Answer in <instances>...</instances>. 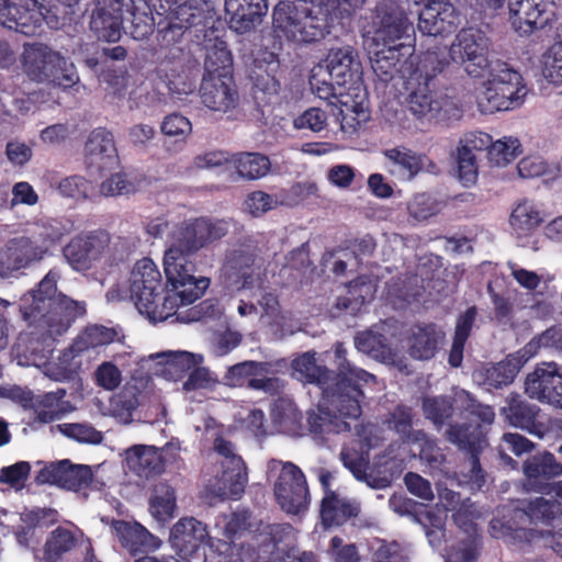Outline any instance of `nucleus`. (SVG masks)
Here are the masks:
<instances>
[{"mask_svg": "<svg viewBox=\"0 0 562 562\" xmlns=\"http://www.w3.org/2000/svg\"><path fill=\"white\" fill-rule=\"evenodd\" d=\"M227 233L226 221L207 216L184 220L175 225L164 255L166 290L161 285V274L151 259L137 261L132 271L131 296L139 313L151 319H164L177 297L182 303L199 300L210 286L211 280L195 276L196 266L191 257Z\"/></svg>", "mask_w": 562, "mask_h": 562, "instance_id": "1", "label": "nucleus"}, {"mask_svg": "<svg viewBox=\"0 0 562 562\" xmlns=\"http://www.w3.org/2000/svg\"><path fill=\"white\" fill-rule=\"evenodd\" d=\"M58 269H50L36 290L20 300L22 318L30 325L45 328L50 335L65 333L72 322L86 314V303L70 299L57 290Z\"/></svg>", "mask_w": 562, "mask_h": 562, "instance_id": "2", "label": "nucleus"}, {"mask_svg": "<svg viewBox=\"0 0 562 562\" xmlns=\"http://www.w3.org/2000/svg\"><path fill=\"white\" fill-rule=\"evenodd\" d=\"M424 55L420 53L416 68L406 81L407 109L418 120L431 119L440 112L447 113L453 105L448 94L449 77L435 64L424 67Z\"/></svg>", "mask_w": 562, "mask_h": 562, "instance_id": "3", "label": "nucleus"}, {"mask_svg": "<svg viewBox=\"0 0 562 562\" xmlns=\"http://www.w3.org/2000/svg\"><path fill=\"white\" fill-rule=\"evenodd\" d=\"M272 23L289 41L311 44L329 34L331 16L327 8L313 2L280 1L273 9Z\"/></svg>", "mask_w": 562, "mask_h": 562, "instance_id": "4", "label": "nucleus"}, {"mask_svg": "<svg viewBox=\"0 0 562 562\" xmlns=\"http://www.w3.org/2000/svg\"><path fill=\"white\" fill-rule=\"evenodd\" d=\"M487 45L488 38L480 29H462L449 47L436 44L423 52L426 64L424 67L435 64L447 76L453 68V64L462 65L465 61H473L474 65L483 67L486 63Z\"/></svg>", "mask_w": 562, "mask_h": 562, "instance_id": "5", "label": "nucleus"}, {"mask_svg": "<svg viewBox=\"0 0 562 562\" xmlns=\"http://www.w3.org/2000/svg\"><path fill=\"white\" fill-rule=\"evenodd\" d=\"M363 380L356 376H334L322 390L323 406L333 413L335 418L358 419L362 414L361 401L364 394L361 390Z\"/></svg>", "mask_w": 562, "mask_h": 562, "instance_id": "6", "label": "nucleus"}, {"mask_svg": "<svg viewBox=\"0 0 562 562\" xmlns=\"http://www.w3.org/2000/svg\"><path fill=\"white\" fill-rule=\"evenodd\" d=\"M110 244L111 235L105 229L82 232L66 244L63 256L72 270L86 272L102 259Z\"/></svg>", "mask_w": 562, "mask_h": 562, "instance_id": "7", "label": "nucleus"}, {"mask_svg": "<svg viewBox=\"0 0 562 562\" xmlns=\"http://www.w3.org/2000/svg\"><path fill=\"white\" fill-rule=\"evenodd\" d=\"M276 501L283 512L299 515L307 510L311 497L303 471L293 462H285L273 485Z\"/></svg>", "mask_w": 562, "mask_h": 562, "instance_id": "8", "label": "nucleus"}, {"mask_svg": "<svg viewBox=\"0 0 562 562\" xmlns=\"http://www.w3.org/2000/svg\"><path fill=\"white\" fill-rule=\"evenodd\" d=\"M45 7H37L36 0H0V24L25 36L41 32L44 21L54 25L52 16L43 12ZM58 21L55 19V24Z\"/></svg>", "mask_w": 562, "mask_h": 562, "instance_id": "9", "label": "nucleus"}, {"mask_svg": "<svg viewBox=\"0 0 562 562\" xmlns=\"http://www.w3.org/2000/svg\"><path fill=\"white\" fill-rule=\"evenodd\" d=\"M48 251L29 236L8 239L0 248V279L16 277L18 272L40 262Z\"/></svg>", "mask_w": 562, "mask_h": 562, "instance_id": "10", "label": "nucleus"}, {"mask_svg": "<svg viewBox=\"0 0 562 562\" xmlns=\"http://www.w3.org/2000/svg\"><path fill=\"white\" fill-rule=\"evenodd\" d=\"M215 450L226 458L221 479L217 481L216 496L224 499H239L248 483V472L245 461L233 452L229 441L221 439L215 442Z\"/></svg>", "mask_w": 562, "mask_h": 562, "instance_id": "11", "label": "nucleus"}, {"mask_svg": "<svg viewBox=\"0 0 562 562\" xmlns=\"http://www.w3.org/2000/svg\"><path fill=\"white\" fill-rule=\"evenodd\" d=\"M132 7V0H97L90 18V30L99 41L119 42L124 29V10Z\"/></svg>", "mask_w": 562, "mask_h": 562, "instance_id": "12", "label": "nucleus"}, {"mask_svg": "<svg viewBox=\"0 0 562 562\" xmlns=\"http://www.w3.org/2000/svg\"><path fill=\"white\" fill-rule=\"evenodd\" d=\"M92 480L93 473L89 465L72 464L69 460L44 467L35 477L38 484L56 485L74 492L89 487Z\"/></svg>", "mask_w": 562, "mask_h": 562, "instance_id": "13", "label": "nucleus"}, {"mask_svg": "<svg viewBox=\"0 0 562 562\" xmlns=\"http://www.w3.org/2000/svg\"><path fill=\"white\" fill-rule=\"evenodd\" d=\"M504 422L512 427L519 428L539 438L546 432V425L540 420L541 409L538 405L529 403L520 394L512 392L499 409Z\"/></svg>", "mask_w": 562, "mask_h": 562, "instance_id": "14", "label": "nucleus"}, {"mask_svg": "<svg viewBox=\"0 0 562 562\" xmlns=\"http://www.w3.org/2000/svg\"><path fill=\"white\" fill-rule=\"evenodd\" d=\"M446 439L469 457L470 471L473 477L477 479L483 475L480 457L487 445V440L480 424H449V428L446 430Z\"/></svg>", "mask_w": 562, "mask_h": 562, "instance_id": "15", "label": "nucleus"}, {"mask_svg": "<svg viewBox=\"0 0 562 562\" xmlns=\"http://www.w3.org/2000/svg\"><path fill=\"white\" fill-rule=\"evenodd\" d=\"M512 26L519 35L544 29L552 19L543 0H507Z\"/></svg>", "mask_w": 562, "mask_h": 562, "instance_id": "16", "label": "nucleus"}, {"mask_svg": "<svg viewBox=\"0 0 562 562\" xmlns=\"http://www.w3.org/2000/svg\"><path fill=\"white\" fill-rule=\"evenodd\" d=\"M376 27L374 31V41L382 43L383 47L397 46L398 41L405 38L409 41V32L413 24L408 21L405 12L398 7H384L378 9Z\"/></svg>", "mask_w": 562, "mask_h": 562, "instance_id": "17", "label": "nucleus"}, {"mask_svg": "<svg viewBox=\"0 0 562 562\" xmlns=\"http://www.w3.org/2000/svg\"><path fill=\"white\" fill-rule=\"evenodd\" d=\"M200 97L206 108L220 112H227L236 108L239 100L234 77L226 79L211 75H203Z\"/></svg>", "mask_w": 562, "mask_h": 562, "instance_id": "18", "label": "nucleus"}, {"mask_svg": "<svg viewBox=\"0 0 562 562\" xmlns=\"http://www.w3.org/2000/svg\"><path fill=\"white\" fill-rule=\"evenodd\" d=\"M117 160L113 134L104 127L94 128L85 145V162L88 169L103 172Z\"/></svg>", "mask_w": 562, "mask_h": 562, "instance_id": "19", "label": "nucleus"}, {"mask_svg": "<svg viewBox=\"0 0 562 562\" xmlns=\"http://www.w3.org/2000/svg\"><path fill=\"white\" fill-rule=\"evenodd\" d=\"M559 460L549 451L528 457L522 465L524 473L535 490L544 492L548 487L546 481L562 475V445L557 449Z\"/></svg>", "mask_w": 562, "mask_h": 562, "instance_id": "20", "label": "nucleus"}, {"mask_svg": "<svg viewBox=\"0 0 562 562\" xmlns=\"http://www.w3.org/2000/svg\"><path fill=\"white\" fill-rule=\"evenodd\" d=\"M111 528L119 538L122 547L132 554L155 551L161 544L158 537L154 536L135 520L114 519Z\"/></svg>", "mask_w": 562, "mask_h": 562, "instance_id": "21", "label": "nucleus"}, {"mask_svg": "<svg viewBox=\"0 0 562 562\" xmlns=\"http://www.w3.org/2000/svg\"><path fill=\"white\" fill-rule=\"evenodd\" d=\"M169 446L158 449L154 446L135 445L126 450V463L132 472L140 477H150L165 471V453Z\"/></svg>", "mask_w": 562, "mask_h": 562, "instance_id": "22", "label": "nucleus"}, {"mask_svg": "<svg viewBox=\"0 0 562 562\" xmlns=\"http://www.w3.org/2000/svg\"><path fill=\"white\" fill-rule=\"evenodd\" d=\"M61 61V55L44 44H26L22 55L24 72L37 82H45L55 66Z\"/></svg>", "mask_w": 562, "mask_h": 562, "instance_id": "23", "label": "nucleus"}, {"mask_svg": "<svg viewBox=\"0 0 562 562\" xmlns=\"http://www.w3.org/2000/svg\"><path fill=\"white\" fill-rule=\"evenodd\" d=\"M325 71L338 87L352 82L359 76L360 61L351 46L331 48L325 58Z\"/></svg>", "mask_w": 562, "mask_h": 562, "instance_id": "24", "label": "nucleus"}, {"mask_svg": "<svg viewBox=\"0 0 562 562\" xmlns=\"http://www.w3.org/2000/svg\"><path fill=\"white\" fill-rule=\"evenodd\" d=\"M525 95V86L486 85L485 90L477 97V105L483 113L508 111L519 106Z\"/></svg>", "mask_w": 562, "mask_h": 562, "instance_id": "25", "label": "nucleus"}, {"mask_svg": "<svg viewBox=\"0 0 562 562\" xmlns=\"http://www.w3.org/2000/svg\"><path fill=\"white\" fill-rule=\"evenodd\" d=\"M229 25L237 33H246L261 21L268 11V0H225Z\"/></svg>", "mask_w": 562, "mask_h": 562, "instance_id": "26", "label": "nucleus"}, {"mask_svg": "<svg viewBox=\"0 0 562 562\" xmlns=\"http://www.w3.org/2000/svg\"><path fill=\"white\" fill-rule=\"evenodd\" d=\"M518 372L519 366L515 359L506 358L497 363L480 367L473 372V378L479 385L492 392L510 385Z\"/></svg>", "mask_w": 562, "mask_h": 562, "instance_id": "27", "label": "nucleus"}, {"mask_svg": "<svg viewBox=\"0 0 562 562\" xmlns=\"http://www.w3.org/2000/svg\"><path fill=\"white\" fill-rule=\"evenodd\" d=\"M203 45L205 49L204 75L226 79L233 77V57L227 43L214 34L205 38Z\"/></svg>", "mask_w": 562, "mask_h": 562, "instance_id": "28", "label": "nucleus"}, {"mask_svg": "<svg viewBox=\"0 0 562 562\" xmlns=\"http://www.w3.org/2000/svg\"><path fill=\"white\" fill-rule=\"evenodd\" d=\"M207 536L206 525L193 517L181 518L170 531L172 544L186 553L199 549Z\"/></svg>", "mask_w": 562, "mask_h": 562, "instance_id": "29", "label": "nucleus"}, {"mask_svg": "<svg viewBox=\"0 0 562 562\" xmlns=\"http://www.w3.org/2000/svg\"><path fill=\"white\" fill-rule=\"evenodd\" d=\"M559 379L557 363L537 367L525 380V393L533 400L551 405V395Z\"/></svg>", "mask_w": 562, "mask_h": 562, "instance_id": "30", "label": "nucleus"}, {"mask_svg": "<svg viewBox=\"0 0 562 562\" xmlns=\"http://www.w3.org/2000/svg\"><path fill=\"white\" fill-rule=\"evenodd\" d=\"M413 53L414 47L411 42H400L397 46L383 47L375 53L372 68L376 76L387 81L393 78V72L397 71L401 64L411 57Z\"/></svg>", "mask_w": 562, "mask_h": 562, "instance_id": "31", "label": "nucleus"}, {"mask_svg": "<svg viewBox=\"0 0 562 562\" xmlns=\"http://www.w3.org/2000/svg\"><path fill=\"white\" fill-rule=\"evenodd\" d=\"M442 338L443 333L436 324L417 325L413 329L411 338V357L418 360L431 359L438 351Z\"/></svg>", "mask_w": 562, "mask_h": 562, "instance_id": "32", "label": "nucleus"}, {"mask_svg": "<svg viewBox=\"0 0 562 562\" xmlns=\"http://www.w3.org/2000/svg\"><path fill=\"white\" fill-rule=\"evenodd\" d=\"M359 514L360 505L357 502L340 498L337 493H329L322 499L321 517L325 526H341Z\"/></svg>", "mask_w": 562, "mask_h": 562, "instance_id": "33", "label": "nucleus"}, {"mask_svg": "<svg viewBox=\"0 0 562 562\" xmlns=\"http://www.w3.org/2000/svg\"><path fill=\"white\" fill-rule=\"evenodd\" d=\"M231 164L239 178L254 181L265 178L271 171L270 158L259 151H239L231 157Z\"/></svg>", "mask_w": 562, "mask_h": 562, "instance_id": "34", "label": "nucleus"}, {"mask_svg": "<svg viewBox=\"0 0 562 562\" xmlns=\"http://www.w3.org/2000/svg\"><path fill=\"white\" fill-rule=\"evenodd\" d=\"M497 525H501V527L504 529L502 536L510 537L519 542L531 544L543 538L544 546L550 547L558 555L562 558V528L558 532H547L544 536L542 532H539L535 529L513 528L508 524H503L502 521L495 519L491 521V527L494 531L496 530Z\"/></svg>", "mask_w": 562, "mask_h": 562, "instance_id": "35", "label": "nucleus"}, {"mask_svg": "<svg viewBox=\"0 0 562 562\" xmlns=\"http://www.w3.org/2000/svg\"><path fill=\"white\" fill-rule=\"evenodd\" d=\"M78 544L76 533L63 526L52 530L43 547V560L45 562H60Z\"/></svg>", "mask_w": 562, "mask_h": 562, "instance_id": "36", "label": "nucleus"}, {"mask_svg": "<svg viewBox=\"0 0 562 562\" xmlns=\"http://www.w3.org/2000/svg\"><path fill=\"white\" fill-rule=\"evenodd\" d=\"M66 394L65 389H57L40 395L34 403L36 420L49 424L60 419L68 412L69 402L65 401Z\"/></svg>", "mask_w": 562, "mask_h": 562, "instance_id": "37", "label": "nucleus"}, {"mask_svg": "<svg viewBox=\"0 0 562 562\" xmlns=\"http://www.w3.org/2000/svg\"><path fill=\"white\" fill-rule=\"evenodd\" d=\"M389 159L390 173L397 175L402 180H412L423 168L422 157L406 147H395L385 150Z\"/></svg>", "mask_w": 562, "mask_h": 562, "instance_id": "38", "label": "nucleus"}, {"mask_svg": "<svg viewBox=\"0 0 562 562\" xmlns=\"http://www.w3.org/2000/svg\"><path fill=\"white\" fill-rule=\"evenodd\" d=\"M294 373L306 383L317 384L322 390L334 380L335 371L316 362L315 353L305 352L292 361Z\"/></svg>", "mask_w": 562, "mask_h": 562, "instance_id": "39", "label": "nucleus"}, {"mask_svg": "<svg viewBox=\"0 0 562 562\" xmlns=\"http://www.w3.org/2000/svg\"><path fill=\"white\" fill-rule=\"evenodd\" d=\"M176 506L173 487L165 482L155 484L149 499V510L153 517L165 522L173 517Z\"/></svg>", "mask_w": 562, "mask_h": 562, "instance_id": "40", "label": "nucleus"}, {"mask_svg": "<svg viewBox=\"0 0 562 562\" xmlns=\"http://www.w3.org/2000/svg\"><path fill=\"white\" fill-rule=\"evenodd\" d=\"M515 514L520 517L527 516L530 521L550 525L562 515V503L555 498L537 497L529 501L524 510H517Z\"/></svg>", "mask_w": 562, "mask_h": 562, "instance_id": "41", "label": "nucleus"}, {"mask_svg": "<svg viewBox=\"0 0 562 562\" xmlns=\"http://www.w3.org/2000/svg\"><path fill=\"white\" fill-rule=\"evenodd\" d=\"M164 372L173 380H181L191 369L201 364L203 357L188 351H169L164 353Z\"/></svg>", "mask_w": 562, "mask_h": 562, "instance_id": "42", "label": "nucleus"}, {"mask_svg": "<svg viewBox=\"0 0 562 562\" xmlns=\"http://www.w3.org/2000/svg\"><path fill=\"white\" fill-rule=\"evenodd\" d=\"M423 413L437 429H440L445 425H448L453 416V398L450 396L424 397Z\"/></svg>", "mask_w": 562, "mask_h": 562, "instance_id": "43", "label": "nucleus"}, {"mask_svg": "<svg viewBox=\"0 0 562 562\" xmlns=\"http://www.w3.org/2000/svg\"><path fill=\"white\" fill-rule=\"evenodd\" d=\"M271 371V363L265 361L247 360L228 368L225 379L232 386H244L248 384L251 376H260Z\"/></svg>", "mask_w": 562, "mask_h": 562, "instance_id": "44", "label": "nucleus"}, {"mask_svg": "<svg viewBox=\"0 0 562 562\" xmlns=\"http://www.w3.org/2000/svg\"><path fill=\"white\" fill-rule=\"evenodd\" d=\"M124 15L128 22V25L124 24L123 31L128 33L134 40L142 41L148 38L154 33L155 20L151 13L140 12L136 9L134 0H132V7L128 10H124Z\"/></svg>", "mask_w": 562, "mask_h": 562, "instance_id": "45", "label": "nucleus"}, {"mask_svg": "<svg viewBox=\"0 0 562 562\" xmlns=\"http://www.w3.org/2000/svg\"><path fill=\"white\" fill-rule=\"evenodd\" d=\"M543 77L555 86L562 85V42L553 43L542 55Z\"/></svg>", "mask_w": 562, "mask_h": 562, "instance_id": "46", "label": "nucleus"}, {"mask_svg": "<svg viewBox=\"0 0 562 562\" xmlns=\"http://www.w3.org/2000/svg\"><path fill=\"white\" fill-rule=\"evenodd\" d=\"M510 225L520 233H528L542 223L539 211L527 203L518 204L512 212Z\"/></svg>", "mask_w": 562, "mask_h": 562, "instance_id": "47", "label": "nucleus"}, {"mask_svg": "<svg viewBox=\"0 0 562 562\" xmlns=\"http://www.w3.org/2000/svg\"><path fill=\"white\" fill-rule=\"evenodd\" d=\"M116 331L103 325H92L87 327L79 337V349H94L100 346L109 345L114 341Z\"/></svg>", "mask_w": 562, "mask_h": 562, "instance_id": "48", "label": "nucleus"}, {"mask_svg": "<svg viewBox=\"0 0 562 562\" xmlns=\"http://www.w3.org/2000/svg\"><path fill=\"white\" fill-rule=\"evenodd\" d=\"M335 364L337 371H335L334 376L346 375V376H356L360 380H363L364 384L374 380V375L367 372L363 369H359L352 366L347 359V349L345 348L342 342H336L335 345Z\"/></svg>", "mask_w": 562, "mask_h": 562, "instance_id": "49", "label": "nucleus"}, {"mask_svg": "<svg viewBox=\"0 0 562 562\" xmlns=\"http://www.w3.org/2000/svg\"><path fill=\"white\" fill-rule=\"evenodd\" d=\"M340 460L346 469L359 481H367L368 457L355 448H342Z\"/></svg>", "mask_w": 562, "mask_h": 562, "instance_id": "50", "label": "nucleus"}, {"mask_svg": "<svg viewBox=\"0 0 562 562\" xmlns=\"http://www.w3.org/2000/svg\"><path fill=\"white\" fill-rule=\"evenodd\" d=\"M59 430L67 437L79 442L100 443L103 439L101 431L86 424L68 423L58 425Z\"/></svg>", "mask_w": 562, "mask_h": 562, "instance_id": "51", "label": "nucleus"}, {"mask_svg": "<svg viewBox=\"0 0 562 562\" xmlns=\"http://www.w3.org/2000/svg\"><path fill=\"white\" fill-rule=\"evenodd\" d=\"M66 90L79 83V77L74 65H68L67 59L61 56V61L55 66L45 81Z\"/></svg>", "mask_w": 562, "mask_h": 562, "instance_id": "52", "label": "nucleus"}, {"mask_svg": "<svg viewBox=\"0 0 562 562\" xmlns=\"http://www.w3.org/2000/svg\"><path fill=\"white\" fill-rule=\"evenodd\" d=\"M57 189L65 198L81 200L89 196L92 187L86 178L81 176H70L64 178Z\"/></svg>", "mask_w": 562, "mask_h": 562, "instance_id": "53", "label": "nucleus"}, {"mask_svg": "<svg viewBox=\"0 0 562 562\" xmlns=\"http://www.w3.org/2000/svg\"><path fill=\"white\" fill-rule=\"evenodd\" d=\"M161 133L169 137H176L177 140H184L191 133V122L178 113L169 114L165 117L160 126Z\"/></svg>", "mask_w": 562, "mask_h": 562, "instance_id": "54", "label": "nucleus"}, {"mask_svg": "<svg viewBox=\"0 0 562 562\" xmlns=\"http://www.w3.org/2000/svg\"><path fill=\"white\" fill-rule=\"evenodd\" d=\"M457 164L460 181L464 187L473 186L479 176L476 156L468 154L464 149H458Z\"/></svg>", "mask_w": 562, "mask_h": 562, "instance_id": "55", "label": "nucleus"}, {"mask_svg": "<svg viewBox=\"0 0 562 562\" xmlns=\"http://www.w3.org/2000/svg\"><path fill=\"white\" fill-rule=\"evenodd\" d=\"M520 144L517 138H505L492 143V150L490 151L491 159L496 164H507L516 159L520 154Z\"/></svg>", "mask_w": 562, "mask_h": 562, "instance_id": "56", "label": "nucleus"}, {"mask_svg": "<svg viewBox=\"0 0 562 562\" xmlns=\"http://www.w3.org/2000/svg\"><path fill=\"white\" fill-rule=\"evenodd\" d=\"M408 213L417 221H424L438 212L435 200L427 193L416 194L407 206Z\"/></svg>", "mask_w": 562, "mask_h": 562, "instance_id": "57", "label": "nucleus"}, {"mask_svg": "<svg viewBox=\"0 0 562 562\" xmlns=\"http://www.w3.org/2000/svg\"><path fill=\"white\" fill-rule=\"evenodd\" d=\"M31 472L27 461H19L12 465L3 467L0 470V483L11 487L22 486Z\"/></svg>", "mask_w": 562, "mask_h": 562, "instance_id": "58", "label": "nucleus"}, {"mask_svg": "<svg viewBox=\"0 0 562 562\" xmlns=\"http://www.w3.org/2000/svg\"><path fill=\"white\" fill-rule=\"evenodd\" d=\"M326 125V112L319 108L307 109L294 120V127L297 130L308 128L313 132H321Z\"/></svg>", "mask_w": 562, "mask_h": 562, "instance_id": "59", "label": "nucleus"}, {"mask_svg": "<svg viewBox=\"0 0 562 562\" xmlns=\"http://www.w3.org/2000/svg\"><path fill=\"white\" fill-rule=\"evenodd\" d=\"M464 394V412L468 413L469 416L477 419L484 425H492L495 419V412L493 406L479 402L469 392H465Z\"/></svg>", "mask_w": 562, "mask_h": 562, "instance_id": "60", "label": "nucleus"}, {"mask_svg": "<svg viewBox=\"0 0 562 562\" xmlns=\"http://www.w3.org/2000/svg\"><path fill=\"white\" fill-rule=\"evenodd\" d=\"M387 422L397 434L408 439L411 438L413 428V413L411 407L397 405L390 414Z\"/></svg>", "mask_w": 562, "mask_h": 562, "instance_id": "61", "label": "nucleus"}, {"mask_svg": "<svg viewBox=\"0 0 562 562\" xmlns=\"http://www.w3.org/2000/svg\"><path fill=\"white\" fill-rule=\"evenodd\" d=\"M492 137L484 132H471L464 135L460 140L458 149H464L470 155H475V151L492 150Z\"/></svg>", "mask_w": 562, "mask_h": 562, "instance_id": "62", "label": "nucleus"}, {"mask_svg": "<svg viewBox=\"0 0 562 562\" xmlns=\"http://www.w3.org/2000/svg\"><path fill=\"white\" fill-rule=\"evenodd\" d=\"M95 380L103 389L115 390L122 381L121 371L114 363L103 362L95 371Z\"/></svg>", "mask_w": 562, "mask_h": 562, "instance_id": "63", "label": "nucleus"}, {"mask_svg": "<svg viewBox=\"0 0 562 562\" xmlns=\"http://www.w3.org/2000/svg\"><path fill=\"white\" fill-rule=\"evenodd\" d=\"M529 348H552L562 351V326L554 325L535 337L529 344Z\"/></svg>", "mask_w": 562, "mask_h": 562, "instance_id": "64", "label": "nucleus"}]
</instances>
